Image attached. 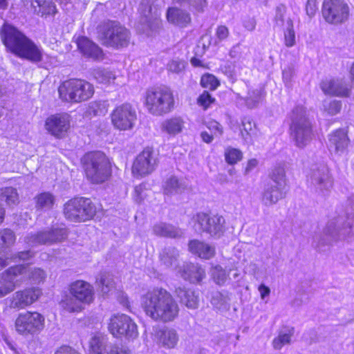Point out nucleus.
<instances>
[{
    "instance_id": "423d86ee",
    "label": "nucleus",
    "mask_w": 354,
    "mask_h": 354,
    "mask_svg": "<svg viewBox=\"0 0 354 354\" xmlns=\"http://www.w3.org/2000/svg\"><path fill=\"white\" fill-rule=\"evenodd\" d=\"M97 37L102 45L120 49L129 45L131 33L120 22L109 20L98 27Z\"/></svg>"
},
{
    "instance_id": "bb28decb",
    "label": "nucleus",
    "mask_w": 354,
    "mask_h": 354,
    "mask_svg": "<svg viewBox=\"0 0 354 354\" xmlns=\"http://www.w3.org/2000/svg\"><path fill=\"white\" fill-rule=\"evenodd\" d=\"M153 234L160 237L178 239L183 236V231L171 223L158 222L152 227Z\"/></svg>"
},
{
    "instance_id": "dca6fc26",
    "label": "nucleus",
    "mask_w": 354,
    "mask_h": 354,
    "mask_svg": "<svg viewBox=\"0 0 354 354\" xmlns=\"http://www.w3.org/2000/svg\"><path fill=\"white\" fill-rule=\"evenodd\" d=\"M322 12L326 21L337 25L348 19L349 7L344 0H324Z\"/></svg>"
},
{
    "instance_id": "5fc2aeb1",
    "label": "nucleus",
    "mask_w": 354,
    "mask_h": 354,
    "mask_svg": "<svg viewBox=\"0 0 354 354\" xmlns=\"http://www.w3.org/2000/svg\"><path fill=\"white\" fill-rule=\"evenodd\" d=\"M5 283L0 286V297H3L11 292L15 289V282L12 281V277H8V279L3 277Z\"/></svg>"
},
{
    "instance_id": "412c9836",
    "label": "nucleus",
    "mask_w": 354,
    "mask_h": 354,
    "mask_svg": "<svg viewBox=\"0 0 354 354\" xmlns=\"http://www.w3.org/2000/svg\"><path fill=\"white\" fill-rule=\"evenodd\" d=\"M320 87L326 94L339 97H348L351 91V86L343 80L330 79L323 80Z\"/></svg>"
},
{
    "instance_id": "7c9ffc66",
    "label": "nucleus",
    "mask_w": 354,
    "mask_h": 354,
    "mask_svg": "<svg viewBox=\"0 0 354 354\" xmlns=\"http://www.w3.org/2000/svg\"><path fill=\"white\" fill-rule=\"evenodd\" d=\"M189 249L191 252L203 259H209L215 254L214 247L198 240L189 241Z\"/></svg>"
},
{
    "instance_id": "ddd939ff",
    "label": "nucleus",
    "mask_w": 354,
    "mask_h": 354,
    "mask_svg": "<svg viewBox=\"0 0 354 354\" xmlns=\"http://www.w3.org/2000/svg\"><path fill=\"white\" fill-rule=\"evenodd\" d=\"M194 219L196 231L205 232L214 239L221 238L225 231V220L218 214L200 212L196 215Z\"/></svg>"
},
{
    "instance_id": "0eeeda50",
    "label": "nucleus",
    "mask_w": 354,
    "mask_h": 354,
    "mask_svg": "<svg viewBox=\"0 0 354 354\" xmlns=\"http://www.w3.org/2000/svg\"><path fill=\"white\" fill-rule=\"evenodd\" d=\"M290 136L298 147H305L311 140L312 124L306 115V111L303 106L294 108L290 114Z\"/></svg>"
},
{
    "instance_id": "f257e3e1",
    "label": "nucleus",
    "mask_w": 354,
    "mask_h": 354,
    "mask_svg": "<svg viewBox=\"0 0 354 354\" xmlns=\"http://www.w3.org/2000/svg\"><path fill=\"white\" fill-rule=\"evenodd\" d=\"M0 37L7 51L32 62L42 60V50L14 26L4 24L0 29Z\"/></svg>"
},
{
    "instance_id": "774afa93",
    "label": "nucleus",
    "mask_w": 354,
    "mask_h": 354,
    "mask_svg": "<svg viewBox=\"0 0 354 354\" xmlns=\"http://www.w3.org/2000/svg\"><path fill=\"white\" fill-rule=\"evenodd\" d=\"M46 274L43 270L40 268H35L31 272V278L37 283H39L45 279Z\"/></svg>"
},
{
    "instance_id": "f704fd0d",
    "label": "nucleus",
    "mask_w": 354,
    "mask_h": 354,
    "mask_svg": "<svg viewBox=\"0 0 354 354\" xmlns=\"http://www.w3.org/2000/svg\"><path fill=\"white\" fill-rule=\"evenodd\" d=\"M183 127L184 122L180 118H171L162 122L161 130L170 136H176L182 131Z\"/></svg>"
},
{
    "instance_id": "c9c22d12",
    "label": "nucleus",
    "mask_w": 354,
    "mask_h": 354,
    "mask_svg": "<svg viewBox=\"0 0 354 354\" xmlns=\"http://www.w3.org/2000/svg\"><path fill=\"white\" fill-rule=\"evenodd\" d=\"M230 297L227 291L216 292L211 299L212 305L221 311H227L230 307Z\"/></svg>"
},
{
    "instance_id": "49530a36",
    "label": "nucleus",
    "mask_w": 354,
    "mask_h": 354,
    "mask_svg": "<svg viewBox=\"0 0 354 354\" xmlns=\"http://www.w3.org/2000/svg\"><path fill=\"white\" fill-rule=\"evenodd\" d=\"M261 100V91L260 89L250 90L245 99V104L249 109L257 107Z\"/></svg>"
},
{
    "instance_id": "c756f323",
    "label": "nucleus",
    "mask_w": 354,
    "mask_h": 354,
    "mask_svg": "<svg viewBox=\"0 0 354 354\" xmlns=\"http://www.w3.org/2000/svg\"><path fill=\"white\" fill-rule=\"evenodd\" d=\"M156 337L158 344L169 348H174L178 341L176 330L167 327L158 329L156 333Z\"/></svg>"
},
{
    "instance_id": "4468645a",
    "label": "nucleus",
    "mask_w": 354,
    "mask_h": 354,
    "mask_svg": "<svg viewBox=\"0 0 354 354\" xmlns=\"http://www.w3.org/2000/svg\"><path fill=\"white\" fill-rule=\"evenodd\" d=\"M310 189L319 195L327 194L333 185L328 167L324 165H313L307 176Z\"/></svg>"
},
{
    "instance_id": "603ef678",
    "label": "nucleus",
    "mask_w": 354,
    "mask_h": 354,
    "mask_svg": "<svg viewBox=\"0 0 354 354\" xmlns=\"http://www.w3.org/2000/svg\"><path fill=\"white\" fill-rule=\"evenodd\" d=\"M286 12V8L283 5H280L276 8L274 16V26L279 27L280 28L286 27L287 20V19H285Z\"/></svg>"
},
{
    "instance_id": "c85d7f7f",
    "label": "nucleus",
    "mask_w": 354,
    "mask_h": 354,
    "mask_svg": "<svg viewBox=\"0 0 354 354\" xmlns=\"http://www.w3.org/2000/svg\"><path fill=\"white\" fill-rule=\"evenodd\" d=\"M167 18L169 23L180 27H186L192 21L189 12L176 7L168 8Z\"/></svg>"
},
{
    "instance_id": "f8f14e48",
    "label": "nucleus",
    "mask_w": 354,
    "mask_h": 354,
    "mask_svg": "<svg viewBox=\"0 0 354 354\" xmlns=\"http://www.w3.org/2000/svg\"><path fill=\"white\" fill-rule=\"evenodd\" d=\"M68 229L64 225H55L35 233H30L24 238L30 246L53 245L66 240L68 236Z\"/></svg>"
},
{
    "instance_id": "bf43d9fd",
    "label": "nucleus",
    "mask_w": 354,
    "mask_h": 354,
    "mask_svg": "<svg viewBox=\"0 0 354 354\" xmlns=\"http://www.w3.org/2000/svg\"><path fill=\"white\" fill-rule=\"evenodd\" d=\"M198 104L203 106L204 109H207L215 100L207 91H204L198 98Z\"/></svg>"
},
{
    "instance_id": "a19ab883",
    "label": "nucleus",
    "mask_w": 354,
    "mask_h": 354,
    "mask_svg": "<svg viewBox=\"0 0 354 354\" xmlns=\"http://www.w3.org/2000/svg\"><path fill=\"white\" fill-rule=\"evenodd\" d=\"M92 75L96 81L102 84H107L111 80L115 79V75L111 71L104 68H94Z\"/></svg>"
},
{
    "instance_id": "09e8293b",
    "label": "nucleus",
    "mask_w": 354,
    "mask_h": 354,
    "mask_svg": "<svg viewBox=\"0 0 354 354\" xmlns=\"http://www.w3.org/2000/svg\"><path fill=\"white\" fill-rule=\"evenodd\" d=\"M106 339L103 337L94 336L90 341V346L92 351L96 354H102L104 350L107 351V347L105 348Z\"/></svg>"
},
{
    "instance_id": "7ed1b4c3",
    "label": "nucleus",
    "mask_w": 354,
    "mask_h": 354,
    "mask_svg": "<svg viewBox=\"0 0 354 354\" xmlns=\"http://www.w3.org/2000/svg\"><path fill=\"white\" fill-rule=\"evenodd\" d=\"M354 236V207H347L346 218L338 216L329 221L320 236L317 247L330 245L338 240Z\"/></svg>"
},
{
    "instance_id": "4be33fe9",
    "label": "nucleus",
    "mask_w": 354,
    "mask_h": 354,
    "mask_svg": "<svg viewBox=\"0 0 354 354\" xmlns=\"http://www.w3.org/2000/svg\"><path fill=\"white\" fill-rule=\"evenodd\" d=\"M158 259L160 266L165 269L175 270L180 264V251L174 246H165L160 251Z\"/></svg>"
},
{
    "instance_id": "2f4dec72",
    "label": "nucleus",
    "mask_w": 354,
    "mask_h": 354,
    "mask_svg": "<svg viewBox=\"0 0 354 354\" xmlns=\"http://www.w3.org/2000/svg\"><path fill=\"white\" fill-rule=\"evenodd\" d=\"M187 188L185 180L171 176L167 178L163 184V192L167 195L178 194L183 192Z\"/></svg>"
},
{
    "instance_id": "1a4fd4ad",
    "label": "nucleus",
    "mask_w": 354,
    "mask_h": 354,
    "mask_svg": "<svg viewBox=\"0 0 354 354\" xmlns=\"http://www.w3.org/2000/svg\"><path fill=\"white\" fill-rule=\"evenodd\" d=\"M93 286L82 280L71 284L70 294L62 301L64 308L70 312H79L83 304H90L93 300Z\"/></svg>"
},
{
    "instance_id": "a878e982",
    "label": "nucleus",
    "mask_w": 354,
    "mask_h": 354,
    "mask_svg": "<svg viewBox=\"0 0 354 354\" xmlns=\"http://www.w3.org/2000/svg\"><path fill=\"white\" fill-rule=\"evenodd\" d=\"M180 277L191 283H198L205 277L204 270L198 265L194 263H184L178 270Z\"/></svg>"
},
{
    "instance_id": "e2e57ef3",
    "label": "nucleus",
    "mask_w": 354,
    "mask_h": 354,
    "mask_svg": "<svg viewBox=\"0 0 354 354\" xmlns=\"http://www.w3.org/2000/svg\"><path fill=\"white\" fill-rule=\"evenodd\" d=\"M23 270L24 268L20 266H11L3 273V277L8 279V277H12V281L15 282V277L22 273Z\"/></svg>"
},
{
    "instance_id": "3c124183",
    "label": "nucleus",
    "mask_w": 354,
    "mask_h": 354,
    "mask_svg": "<svg viewBox=\"0 0 354 354\" xmlns=\"http://www.w3.org/2000/svg\"><path fill=\"white\" fill-rule=\"evenodd\" d=\"M201 84L203 88L215 90L219 85V82L214 75L205 74L201 77Z\"/></svg>"
},
{
    "instance_id": "6e6552de",
    "label": "nucleus",
    "mask_w": 354,
    "mask_h": 354,
    "mask_svg": "<svg viewBox=\"0 0 354 354\" xmlns=\"http://www.w3.org/2000/svg\"><path fill=\"white\" fill-rule=\"evenodd\" d=\"M97 212V207L91 198L75 197L64 204L65 218L75 223H82L92 219Z\"/></svg>"
},
{
    "instance_id": "f03ea898",
    "label": "nucleus",
    "mask_w": 354,
    "mask_h": 354,
    "mask_svg": "<svg viewBox=\"0 0 354 354\" xmlns=\"http://www.w3.org/2000/svg\"><path fill=\"white\" fill-rule=\"evenodd\" d=\"M142 306L147 316L162 322L173 321L179 311L172 295L163 288H156L145 294L142 297Z\"/></svg>"
},
{
    "instance_id": "052dcab7",
    "label": "nucleus",
    "mask_w": 354,
    "mask_h": 354,
    "mask_svg": "<svg viewBox=\"0 0 354 354\" xmlns=\"http://www.w3.org/2000/svg\"><path fill=\"white\" fill-rule=\"evenodd\" d=\"M33 256V252L30 250H26L18 252L10 255V259H12L15 262H19L20 261L29 260Z\"/></svg>"
},
{
    "instance_id": "69168bd1",
    "label": "nucleus",
    "mask_w": 354,
    "mask_h": 354,
    "mask_svg": "<svg viewBox=\"0 0 354 354\" xmlns=\"http://www.w3.org/2000/svg\"><path fill=\"white\" fill-rule=\"evenodd\" d=\"M107 354H129V350L124 346L110 344L107 346Z\"/></svg>"
},
{
    "instance_id": "79ce46f5",
    "label": "nucleus",
    "mask_w": 354,
    "mask_h": 354,
    "mask_svg": "<svg viewBox=\"0 0 354 354\" xmlns=\"http://www.w3.org/2000/svg\"><path fill=\"white\" fill-rule=\"evenodd\" d=\"M210 274L214 281L219 286L223 285L227 279L225 270L220 265L212 266Z\"/></svg>"
},
{
    "instance_id": "0e129e2a",
    "label": "nucleus",
    "mask_w": 354,
    "mask_h": 354,
    "mask_svg": "<svg viewBox=\"0 0 354 354\" xmlns=\"http://www.w3.org/2000/svg\"><path fill=\"white\" fill-rule=\"evenodd\" d=\"M0 237L2 242L6 245L12 244L15 240L13 232L9 229L4 230L1 232Z\"/></svg>"
},
{
    "instance_id": "6ab92c4d",
    "label": "nucleus",
    "mask_w": 354,
    "mask_h": 354,
    "mask_svg": "<svg viewBox=\"0 0 354 354\" xmlns=\"http://www.w3.org/2000/svg\"><path fill=\"white\" fill-rule=\"evenodd\" d=\"M157 165L154 151L151 148H145L136 158L132 172L134 175L143 176L151 174Z\"/></svg>"
},
{
    "instance_id": "9d476101",
    "label": "nucleus",
    "mask_w": 354,
    "mask_h": 354,
    "mask_svg": "<svg viewBox=\"0 0 354 354\" xmlns=\"http://www.w3.org/2000/svg\"><path fill=\"white\" fill-rule=\"evenodd\" d=\"M174 106V97L170 89L160 86L149 89L146 93V106L155 115L169 113Z\"/></svg>"
},
{
    "instance_id": "9b49d317",
    "label": "nucleus",
    "mask_w": 354,
    "mask_h": 354,
    "mask_svg": "<svg viewBox=\"0 0 354 354\" xmlns=\"http://www.w3.org/2000/svg\"><path fill=\"white\" fill-rule=\"evenodd\" d=\"M59 97L64 101L80 102L88 100L94 93L89 82L80 79H71L62 84L58 89Z\"/></svg>"
},
{
    "instance_id": "2eb2a0df",
    "label": "nucleus",
    "mask_w": 354,
    "mask_h": 354,
    "mask_svg": "<svg viewBox=\"0 0 354 354\" xmlns=\"http://www.w3.org/2000/svg\"><path fill=\"white\" fill-rule=\"evenodd\" d=\"M108 328L109 332L117 338L124 337L128 339H133L138 335L136 324L129 316L124 314L112 316Z\"/></svg>"
},
{
    "instance_id": "4d7b16f0",
    "label": "nucleus",
    "mask_w": 354,
    "mask_h": 354,
    "mask_svg": "<svg viewBox=\"0 0 354 354\" xmlns=\"http://www.w3.org/2000/svg\"><path fill=\"white\" fill-rule=\"evenodd\" d=\"M145 190L146 187L144 184H140L135 187L133 198L136 203H140L143 201L146 196Z\"/></svg>"
},
{
    "instance_id": "13d9d810",
    "label": "nucleus",
    "mask_w": 354,
    "mask_h": 354,
    "mask_svg": "<svg viewBox=\"0 0 354 354\" xmlns=\"http://www.w3.org/2000/svg\"><path fill=\"white\" fill-rule=\"evenodd\" d=\"M168 70L174 73H180L185 67V62L180 59L171 60L167 65Z\"/></svg>"
},
{
    "instance_id": "39448f33",
    "label": "nucleus",
    "mask_w": 354,
    "mask_h": 354,
    "mask_svg": "<svg viewBox=\"0 0 354 354\" xmlns=\"http://www.w3.org/2000/svg\"><path fill=\"white\" fill-rule=\"evenodd\" d=\"M86 178L93 184H100L111 175V165L106 155L99 151L84 154L81 159Z\"/></svg>"
},
{
    "instance_id": "c03bdc74",
    "label": "nucleus",
    "mask_w": 354,
    "mask_h": 354,
    "mask_svg": "<svg viewBox=\"0 0 354 354\" xmlns=\"http://www.w3.org/2000/svg\"><path fill=\"white\" fill-rule=\"evenodd\" d=\"M286 46L291 47L295 44V32L293 29V22L290 18H287L286 27L283 28Z\"/></svg>"
},
{
    "instance_id": "f3484780",
    "label": "nucleus",
    "mask_w": 354,
    "mask_h": 354,
    "mask_svg": "<svg viewBox=\"0 0 354 354\" xmlns=\"http://www.w3.org/2000/svg\"><path fill=\"white\" fill-rule=\"evenodd\" d=\"M111 118L114 127L126 131L134 127L137 120V113L131 104L124 103L115 107L111 114Z\"/></svg>"
},
{
    "instance_id": "473e14b6",
    "label": "nucleus",
    "mask_w": 354,
    "mask_h": 354,
    "mask_svg": "<svg viewBox=\"0 0 354 354\" xmlns=\"http://www.w3.org/2000/svg\"><path fill=\"white\" fill-rule=\"evenodd\" d=\"M31 4L35 12L41 17L54 16L57 12L56 6L51 0H33Z\"/></svg>"
},
{
    "instance_id": "5701e85b",
    "label": "nucleus",
    "mask_w": 354,
    "mask_h": 354,
    "mask_svg": "<svg viewBox=\"0 0 354 354\" xmlns=\"http://www.w3.org/2000/svg\"><path fill=\"white\" fill-rule=\"evenodd\" d=\"M38 288H29L15 292L11 301V307L15 308H24L35 301L40 295Z\"/></svg>"
},
{
    "instance_id": "aec40b11",
    "label": "nucleus",
    "mask_w": 354,
    "mask_h": 354,
    "mask_svg": "<svg viewBox=\"0 0 354 354\" xmlns=\"http://www.w3.org/2000/svg\"><path fill=\"white\" fill-rule=\"evenodd\" d=\"M45 127L51 135L62 138L70 128V116L67 113L52 115L46 119Z\"/></svg>"
},
{
    "instance_id": "8fccbe9b",
    "label": "nucleus",
    "mask_w": 354,
    "mask_h": 354,
    "mask_svg": "<svg viewBox=\"0 0 354 354\" xmlns=\"http://www.w3.org/2000/svg\"><path fill=\"white\" fill-rule=\"evenodd\" d=\"M225 158L230 165H234L242 159V152L235 148L228 147L225 151Z\"/></svg>"
},
{
    "instance_id": "de8ad7c7",
    "label": "nucleus",
    "mask_w": 354,
    "mask_h": 354,
    "mask_svg": "<svg viewBox=\"0 0 354 354\" xmlns=\"http://www.w3.org/2000/svg\"><path fill=\"white\" fill-rule=\"evenodd\" d=\"M242 129H241V133L245 140H247V136H250L254 133L255 123L249 117H244L241 121Z\"/></svg>"
},
{
    "instance_id": "b1692460",
    "label": "nucleus",
    "mask_w": 354,
    "mask_h": 354,
    "mask_svg": "<svg viewBox=\"0 0 354 354\" xmlns=\"http://www.w3.org/2000/svg\"><path fill=\"white\" fill-rule=\"evenodd\" d=\"M349 139L347 131L343 129H339L331 133L328 136V147L330 151L335 153H342L347 148Z\"/></svg>"
},
{
    "instance_id": "338daca9",
    "label": "nucleus",
    "mask_w": 354,
    "mask_h": 354,
    "mask_svg": "<svg viewBox=\"0 0 354 354\" xmlns=\"http://www.w3.org/2000/svg\"><path fill=\"white\" fill-rule=\"evenodd\" d=\"M306 10L309 17L314 16L317 10V0H307Z\"/></svg>"
},
{
    "instance_id": "a18cd8bd",
    "label": "nucleus",
    "mask_w": 354,
    "mask_h": 354,
    "mask_svg": "<svg viewBox=\"0 0 354 354\" xmlns=\"http://www.w3.org/2000/svg\"><path fill=\"white\" fill-rule=\"evenodd\" d=\"M108 105L106 101H93L89 104L88 111L93 115H104L108 111Z\"/></svg>"
},
{
    "instance_id": "6e6d98bb",
    "label": "nucleus",
    "mask_w": 354,
    "mask_h": 354,
    "mask_svg": "<svg viewBox=\"0 0 354 354\" xmlns=\"http://www.w3.org/2000/svg\"><path fill=\"white\" fill-rule=\"evenodd\" d=\"M295 74V68L292 65L288 66L283 70V81L287 87L291 86L292 78Z\"/></svg>"
},
{
    "instance_id": "e433bc0d",
    "label": "nucleus",
    "mask_w": 354,
    "mask_h": 354,
    "mask_svg": "<svg viewBox=\"0 0 354 354\" xmlns=\"http://www.w3.org/2000/svg\"><path fill=\"white\" fill-rule=\"evenodd\" d=\"M35 208L37 211L46 212L53 208L55 198L50 192H43L35 198Z\"/></svg>"
},
{
    "instance_id": "864d4df0",
    "label": "nucleus",
    "mask_w": 354,
    "mask_h": 354,
    "mask_svg": "<svg viewBox=\"0 0 354 354\" xmlns=\"http://www.w3.org/2000/svg\"><path fill=\"white\" fill-rule=\"evenodd\" d=\"M342 108V103L339 100H333L330 102H325L324 104V111L330 115H336Z\"/></svg>"
},
{
    "instance_id": "37998d69",
    "label": "nucleus",
    "mask_w": 354,
    "mask_h": 354,
    "mask_svg": "<svg viewBox=\"0 0 354 354\" xmlns=\"http://www.w3.org/2000/svg\"><path fill=\"white\" fill-rule=\"evenodd\" d=\"M293 328L288 329L286 332L281 331L279 335L272 341L273 347L275 349H281L285 344H289L293 335Z\"/></svg>"
},
{
    "instance_id": "4c0bfd02",
    "label": "nucleus",
    "mask_w": 354,
    "mask_h": 354,
    "mask_svg": "<svg viewBox=\"0 0 354 354\" xmlns=\"http://www.w3.org/2000/svg\"><path fill=\"white\" fill-rule=\"evenodd\" d=\"M96 283L103 295L108 294L114 288L113 276L106 272H102L97 275Z\"/></svg>"
},
{
    "instance_id": "72a5a7b5",
    "label": "nucleus",
    "mask_w": 354,
    "mask_h": 354,
    "mask_svg": "<svg viewBox=\"0 0 354 354\" xmlns=\"http://www.w3.org/2000/svg\"><path fill=\"white\" fill-rule=\"evenodd\" d=\"M152 0H142L139 6V11L142 15L141 21L147 24L149 28L151 27V24L157 19L156 11L152 12Z\"/></svg>"
},
{
    "instance_id": "393cba45",
    "label": "nucleus",
    "mask_w": 354,
    "mask_h": 354,
    "mask_svg": "<svg viewBox=\"0 0 354 354\" xmlns=\"http://www.w3.org/2000/svg\"><path fill=\"white\" fill-rule=\"evenodd\" d=\"M175 295L180 304L190 309H196L198 306V294L191 288L185 286L176 288Z\"/></svg>"
},
{
    "instance_id": "ea45409f",
    "label": "nucleus",
    "mask_w": 354,
    "mask_h": 354,
    "mask_svg": "<svg viewBox=\"0 0 354 354\" xmlns=\"http://www.w3.org/2000/svg\"><path fill=\"white\" fill-rule=\"evenodd\" d=\"M0 201L6 202L8 205L17 204L19 201L17 189L12 187L0 189Z\"/></svg>"
},
{
    "instance_id": "20e7f679",
    "label": "nucleus",
    "mask_w": 354,
    "mask_h": 354,
    "mask_svg": "<svg viewBox=\"0 0 354 354\" xmlns=\"http://www.w3.org/2000/svg\"><path fill=\"white\" fill-rule=\"evenodd\" d=\"M288 191L284 168L281 166L275 167L269 174V180L263 184L261 202L266 207L274 205L286 198Z\"/></svg>"
},
{
    "instance_id": "a211bd4d",
    "label": "nucleus",
    "mask_w": 354,
    "mask_h": 354,
    "mask_svg": "<svg viewBox=\"0 0 354 354\" xmlns=\"http://www.w3.org/2000/svg\"><path fill=\"white\" fill-rule=\"evenodd\" d=\"M44 326V317L37 312L20 313L15 321L16 330L21 335L35 334Z\"/></svg>"
},
{
    "instance_id": "680f3d73",
    "label": "nucleus",
    "mask_w": 354,
    "mask_h": 354,
    "mask_svg": "<svg viewBox=\"0 0 354 354\" xmlns=\"http://www.w3.org/2000/svg\"><path fill=\"white\" fill-rule=\"evenodd\" d=\"M206 126L215 137L221 136L223 133L221 124L215 120L207 122Z\"/></svg>"
},
{
    "instance_id": "58836bf2",
    "label": "nucleus",
    "mask_w": 354,
    "mask_h": 354,
    "mask_svg": "<svg viewBox=\"0 0 354 354\" xmlns=\"http://www.w3.org/2000/svg\"><path fill=\"white\" fill-rule=\"evenodd\" d=\"M173 3L188 8L189 10L202 13L207 6V0H172Z\"/></svg>"
},
{
    "instance_id": "cd10ccee",
    "label": "nucleus",
    "mask_w": 354,
    "mask_h": 354,
    "mask_svg": "<svg viewBox=\"0 0 354 354\" xmlns=\"http://www.w3.org/2000/svg\"><path fill=\"white\" fill-rule=\"evenodd\" d=\"M77 44L81 53L87 57L98 59L103 55L102 49L87 37L79 38Z\"/></svg>"
}]
</instances>
